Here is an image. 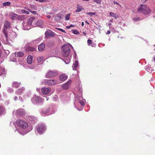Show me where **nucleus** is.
Segmentation results:
<instances>
[{"mask_svg":"<svg viewBox=\"0 0 155 155\" xmlns=\"http://www.w3.org/2000/svg\"><path fill=\"white\" fill-rule=\"evenodd\" d=\"M94 45H92L91 46H92V47H93L94 46Z\"/></svg>","mask_w":155,"mask_h":155,"instance_id":"obj_62","label":"nucleus"},{"mask_svg":"<svg viewBox=\"0 0 155 155\" xmlns=\"http://www.w3.org/2000/svg\"><path fill=\"white\" fill-rule=\"evenodd\" d=\"M87 14L91 16H92V15H94L95 14L93 12H88L87 13Z\"/></svg>","mask_w":155,"mask_h":155,"instance_id":"obj_48","label":"nucleus"},{"mask_svg":"<svg viewBox=\"0 0 155 155\" xmlns=\"http://www.w3.org/2000/svg\"><path fill=\"white\" fill-rule=\"evenodd\" d=\"M78 61H75L72 66L73 69L74 70H76L78 66Z\"/></svg>","mask_w":155,"mask_h":155,"instance_id":"obj_27","label":"nucleus"},{"mask_svg":"<svg viewBox=\"0 0 155 155\" xmlns=\"http://www.w3.org/2000/svg\"><path fill=\"white\" fill-rule=\"evenodd\" d=\"M78 93L79 95L77 96L75 98V101H78L82 105L84 104L85 102V100L83 99L81 96L82 89L81 88L79 87L78 89Z\"/></svg>","mask_w":155,"mask_h":155,"instance_id":"obj_5","label":"nucleus"},{"mask_svg":"<svg viewBox=\"0 0 155 155\" xmlns=\"http://www.w3.org/2000/svg\"><path fill=\"white\" fill-rule=\"evenodd\" d=\"M28 10L30 12H31L33 14H36V12L35 11H31L30 10V9H28Z\"/></svg>","mask_w":155,"mask_h":155,"instance_id":"obj_47","label":"nucleus"},{"mask_svg":"<svg viewBox=\"0 0 155 155\" xmlns=\"http://www.w3.org/2000/svg\"><path fill=\"white\" fill-rule=\"evenodd\" d=\"M46 1V0H39V1L40 2H45Z\"/></svg>","mask_w":155,"mask_h":155,"instance_id":"obj_51","label":"nucleus"},{"mask_svg":"<svg viewBox=\"0 0 155 155\" xmlns=\"http://www.w3.org/2000/svg\"><path fill=\"white\" fill-rule=\"evenodd\" d=\"M5 111V108L2 105H0V115L3 114Z\"/></svg>","mask_w":155,"mask_h":155,"instance_id":"obj_26","label":"nucleus"},{"mask_svg":"<svg viewBox=\"0 0 155 155\" xmlns=\"http://www.w3.org/2000/svg\"><path fill=\"white\" fill-rule=\"evenodd\" d=\"M14 100L15 101H16L18 100V97H17V96H15L14 98Z\"/></svg>","mask_w":155,"mask_h":155,"instance_id":"obj_52","label":"nucleus"},{"mask_svg":"<svg viewBox=\"0 0 155 155\" xmlns=\"http://www.w3.org/2000/svg\"><path fill=\"white\" fill-rule=\"evenodd\" d=\"M46 100L48 101V100L49 99V97H46Z\"/></svg>","mask_w":155,"mask_h":155,"instance_id":"obj_59","label":"nucleus"},{"mask_svg":"<svg viewBox=\"0 0 155 155\" xmlns=\"http://www.w3.org/2000/svg\"><path fill=\"white\" fill-rule=\"evenodd\" d=\"M87 44L88 45H91V44L92 43V41L91 40H87Z\"/></svg>","mask_w":155,"mask_h":155,"instance_id":"obj_45","label":"nucleus"},{"mask_svg":"<svg viewBox=\"0 0 155 155\" xmlns=\"http://www.w3.org/2000/svg\"><path fill=\"white\" fill-rule=\"evenodd\" d=\"M110 31H107V33H106V34H107V35L109 34H110Z\"/></svg>","mask_w":155,"mask_h":155,"instance_id":"obj_53","label":"nucleus"},{"mask_svg":"<svg viewBox=\"0 0 155 155\" xmlns=\"http://www.w3.org/2000/svg\"><path fill=\"white\" fill-rule=\"evenodd\" d=\"M70 28L73 27H74V25H70Z\"/></svg>","mask_w":155,"mask_h":155,"instance_id":"obj_55","label":"nucleus"},{"mask_svg":"<svg viewBox=\"0 0 155 155\" xmlns=\"http://www.w3.org/2000/svg\"><path fill=\"white\" fill-rule=\"evenodd\" d=\"M21 84L20 83H18L17 82H14L13 83L12 86L15 87H18Z\"/></svg>","mask_w":155,"mask_h":155,"instance_id":"obj_28","label":"nucleus"},{"mask_svg":"<svg viewBox=\"0 0 155 155\" xmlns=\"http://www.w3.org/2000/svg\"><path fill=\"white\" fill-rule=\"evenodd\" d=\"M46 130V127L43 124H38L36 126V130L39 134H42Z\"/></svg>","mask_w":155,"mask_h":155,"instance_id":"obj_7","label":"nucleus"},{"mask_svg":"<svg viewBox=\"0 0 155 155\" xmlns=\"http://www.w3.org/2000/svg\"><path fill=\"white\" fill-rule=\"evenodd\" d=\"M30 8L32 9L36 10L37 9V8L35 5H31L30 6Z\"/></svg>","mask_w":155,"mask_h":155,"instance_id":"obj_37","label":"nucleus"},{"mask_svg":"<svg viewBox=\"0 0 155 155\" xmlns=\"http://www.w3.org/2000/svg\"><path fill=\"white\" fill-rule=\"evenodd\" d=\"M72 31L74 34L75 35H78L79 34V32L77 30H72Z\"/></svg>","mask_w":155,"mask_h":155,"instance_id":"obj_40","label":"nucleus"},{"mask_svg":"<svg viewBox=\"0 0 155 155\" xmlns=\"http://www.w3.org/2000/svg\"><path fill=\"white\" fill-rule=\"evenodd\" d=\"M41 39H41V38H37L36 39L33 41V42L35 44H37L39 42H40V41H41Z\"/></svg>","mask_w":155,"mask_h":155,"instance_id":"obj_32","label":"nucleus"},{"mask_svg":"<svg viewBox=\"0 0 155 155\" xmlns=\"http://www.w3.org/2000/svg\"><path fill=\"white\" fill-rule=\"evenodd\" d=\"M71 83V80H69L68 82H67L65 84H64L62 86L63 88L64 89H68L70 87Z\"/></svg>","mask_w":155,"mask_h":155,"instance_id":"obj_16","label":"nucleus"},{"mask_svg":"<svg viewBox=\"0 0 155 155\" xmlns=\"http://www.w3.org/2000/svg\"><path fill=\"white\" fill-rule=\"evenodd\" d=\"M27 119L30 122L34 124L37 121V119L36 117L32 116H28L27 117Z\"/></svg>","mask_w":155,"mask_h":155,"instance_id":"obj_12","label":"nucleus"},{"mask_svg":"<svg viewBox=\"0 0 155 155\" xmlns=\"http://www.w3.org/2000/svg\"><path fill=\"white\" fill-rule=\"evenodd\" d=\"M138 11L139 12L143 13L144 15H147L151 12L150 8L145 4H141L137 9Z\"/></svg>","mask_w":155,"mask_h":155,"instance_id":"obj_3","label":"nucleus"},{"mask_svg":"<svg viewBox=\"0 0 155 155\" xmlns=\"http://www.w3.org/2000/svg\"><path fill=\"white\" fill-rule=\"evenodd\" d=\"M133 20L135 21H137L140 20V18L139 17H135L133 18Z\"/></svg>","mask_w":155,"mask_h":155,"instance_id":"obj_42","label":"nucleus"},{"mask_svg":"<svg viewBox=\"0 0 155 155\" xmlns=\"http://www.w3.org/2000/svg\"><path fill=\"white\" fill-rule=\"evenodd\" d=\"M45 47V45L44 43H41L38 46V49L40 51L43 50Z\"/></svg>","mask_w":155,"mask_h":155,"instance_id":"obj_22","label":"nucleus"},{"mask_svg":"<svg viewBox=\"0 0 155 155\" xmlns=\"http://www.w3.org/2000/svg\"><path fill=\"white\" fill-rule=\"evenodd\" d=\"M81 25H82L83 26H84V22H82V23H81Z\"/></svg>","mask_w":155,"mask_h":155,"instance_id":"obj_58","label":"nucleus"},{"mask_svg":"<svg viewBox=\"0 0 155 155\" xmlns=\"http://www.w3.org/2000/svg\"><path fill=\"white\" fill-rule=\"evenodd\" d=\"M31 101L33 104H35L42 102L43 101V100L41 97L36 95H34L31 99Z\"/></svg>","mask_w":155,"mask_h":155,"instance_id":"obj_8","label":"nucleus"},{"mask_svg":"<svg viewBox=\"0 0 155 155\" xmlns=\"http://www.w3.org/2000/svg\"><path fill=\"white\" fill-rule=\"evenodd\" d=\"M102 0H94V1L98 4H100Z\"/></svg>","mask_w":155,"mask_h":155,"instance_id":"obj_41","label":"nucleus"},{"mask_svg":"<svg viewBox=\"0 0 155 155\" xmlns=\"http://www.w3.org/2000/svg\"><path fill=\"white\" fill-rule=\"evenodd\" d=\"M36 90H37V91H39L40 90V89L37 88Z\"/></svg>","mask_w":155,"mask_h":155,"instance_id":"obj_60","label":"nucleus"},{"mask_svg":"<svg viewBox=\"0 0 155 155\" xmlns=\"http://www.w3.org/2000/svg\"><path fill=\"white\" fill-rule=\"evenodd\" d=\"M148 0H141V1L143 3H145L147 2Z\"/></svg>","mask_w":155,"mask_h":155,"instance_id":"obj_49","label":"nucleus"},{"mask_svg":"<svg viewBox=\"0 0 155 155\" xmlns=\"http://www.w3.org/2000/svg\"><path fill=\"white\" fill-rule=\"evenodd\" d=\"M57 73L56 72L49 71L46 74V78H51L54 77L57 75Z\"/></svg>","mask_w":155,"mask_h":155,"instance_id":"obj_11","label":"nucleus"},{"mask_svg":"<svg viewBox=\"0 0 155 155\" xmlns=\"http://www.w3.org/2000/svg\"><path fill=\"white\" fill-rule=\"evenodd\" d=\"M19 100H20V101H23V100L22 99V97H21L20 96L19 97Z\"/></svg>","mask_w":155,"mask_h":155,"instance_id":"obj_50","label":"nucleus"},{"mask_svg":"<svg viewBox=\"0 0 155 155\" xmlns=\"http://www.w3.org/2000/svg\"><path fill=\"white\" fill-rule=\"evenodd\" d=\"M10 25V22L8 21H6L4 25V28L5 29V30L7 31L6 30L9 28Z\"/></svg>","mask_w":155,"mask_h":155,"instance_id":"obj_18","label":"nucleus"},{"mask_svg":"<svg viewBox=\"0 0 155 155\" xmlns=\"http://www.w3.org/2000/svg\"><path fill=\"white\" fill-rule=\"evenodd\" d=\"M51 16L50 15H48L47 16V17L48 18H51Z\"/></svg>","mask_w":155,"mask_h":155,"instance_id":"obj_54","label":"nucleus"},{"mask_svg":"<svg viewBox=\"0 0 155 155\" xmlns=\"http://www.w3.org/2000/svg\"><path fill=\"white\" fill-rule=\"evenodd\" d=\"M35 18L33 17L30 18L27 22H23V29L24 30H28L31 28L32 23L34 22Z\"/></svg>","mask_w":155,"mask_h":155,"instance_id":"obj_4","label":"nucleus"},{"mask_svg":"<svg viewBox=\"0 0 155 155\" xmlns=\"http://www.w3.org/2000/svg\"><path fill=\"white\" fill-rule=\"evenodd\" d=\"M25 114V111L23 109L20 108L14 111L13 112V114H15L16 116H22L24 115Z\"/></svg>","mask_w":155,"mask_h":155,"instance_id":"obj_10","label":"nucleus"},{"mask_svg":"<svg viewBox=\"0 0 155 155\" xmlns=\"http://www.w3.org/2000/svg\"><path fill=\"white\" fill-rule=\"evenodd\" d=\"M37 59L38 62H40L44 60V58L43 56L39 57L37 58Z\"/></svg>","mask_w":155,"mask_h":155,"instance_id":"obj_33","label":"nucleus"},{"mask_svg":"<svg viewBox=\"0 0 155 155\" xmlns=\"http://www.w3.org/2000/svg\"><path fill=\"white\" fill-rule=\"evenodd\" d=\"M66 28L67 29L69 28H70V26L69 25V26H67Z\"/></svg>","mask_w":155,"mask_h":155,"instance_id":"obj_56","label":"nucleus"},{"mask_svg":"<svg viewBox=\"0 0 155 155\" xmlns=\"http://www.w3.org/2000/svg\"><path fill=\"white\" fill-rule=\"evenodd\" d=\"M42 83L45 85L52 86L55 84L57 83V81L53 79H45L43 81Z\"/></svg>","mask_w":155,"mask_h":155,"instance_id":"obj_9","label":"nucleus"},{"mask_svg":"<svg viewBox=\"0 0 155 155\" xmlns=\"http://www.w3.org/2000/svg\"><path fill=\"white\" fill-rule=\"evenodd\" d=\"M50 110L49 109H44L41 112V114L42 116H45L49 115Z\"/></svg>","mask_w":155,"mask_h":155,"instance_id":"obj_14","label":"nucleus"},{"mask_svg":"<svg viewBox=\"0 0 155 155\" xmlns=\"http://www.w3.org/2000/svg\"><path fill=\"white\" fill-rule=\"evenodd\" d=\"M16 123L17 125L20 128L25 129L28 127V123L24 120L19 119L16 120Z\"/></svg>","mask_w":155,"mask_h":155,"instance_id":"obj_6","label":"nucleus"},{"mask_svg":"<svg viewBox=\"0 0 155 155\" xmlns=\"http://www.w3.org/2000/svg\"><path fill=\"white\" fill-rule=\"evenodd\" d=\"M9 16L11 19L14 20L16 18L17 15L15 13L12 12L9 13Z\"/></svg>","mask_w":155,"mask_h":155,"instance_id":"obj_19","label":"nucleus"},{"mask_svg":"<svg viewBox=\"0 0 155 155\" xmlns=\"http://www.w3.org/2000/svg\"><path fill=\"white\" fill-rule=\"evenodd\" d=\"M83 33L84 34V35H85L86 34V33L85 32H84Z\"/></svg>","mask_w":155,"mask_h":155,"instance_id":"obj_63","label":"nucleus"},{"mask_svg":"<svg viewBox=\"0 0 155 155\" xmlns=\"http://www.w3.org/2000/svg\"><path fill=\"white\" fill-rule=\"evenodd\" d=\"M110 16H111L114 17L115 18H116L117 17L116 15V14H114V13L112 12H110Z\"/></svg>","mask_w":155,"mask_h":155,"instance_id":"obj_39","label":"nucleus"},{"mask_svg":"<svg viewBox=\"0 0 155 155\" xmlns=\"http://www.w3.org/2000/svg\"><path fill=\"white\" fill-rule=\"evenodd\" d=\"M35 25L40 27H42L43 26V22L42 20H40L36 23Z\"/></svg>","mask_w":155,"mask_h":155,"instance_id":"obj_21","label":"nucleus"},{"mask_svg":"<svg viewBox=\"0 0 155 155\" xmlns=\"http://www.w3.org/2000/svg\"><path fill=\"white\" fill-rule=\"evenodd\" d=\"M153 60H154V61H155V58H154Z\"/></svg>","mask_w":155,"mask_h":155,"instance_id":"obj_64","label":"nucleus"},{"mask_svg":"<svg viewBox=\"0 0 155 155\" xmlns=\"http://www.w3.org/2000/svg\"><path fill=\"white\" fill-rule=\"evenodd\" d=\"M61 18V15H58L57 16H56L55 18V20L57 21H60Z\"/></svg>","mask_w":155,"mask_h":155,"instance_id":"obj_31","label":"nucleus"},{"mask_svg":"<svg viewBox=\"0 0 155 155\" xmlns=\"http://www.w3.org/2000/svg\"><path fill=\"white\" fill-rule=\"evenodd\" d=\"M25 91V88L22 87L18 89V90L16 91L15 93L17 95H21L22 94L24 93Z\"/></svg>","mask_w":155,"mask_h":155,"instance_id":"obj_17","label":"nucleus"},{"mask_svg":"<svg viewBox=\"0 0 155 155\" xmlns=\"http://www.w3.org/2000/svg\"><path fill=\"white\" fill-rule=\"evenodd\" d=\"M82 7L81 6L77 5V9L75 10L76 12H80L82 10Z\"/></svg>","mask_w":155,"mask_h":155,"instance_id":"obj_30","label":"nucleus"},{"mask_svg":"<svg viewBox=\"0 0 155 155\" xmlns=\"http://www.w3.org/2000/svg\"><path fill=\"white\" fill-rule=\"evenodd\" d=\"M3 33L5 36L7 41H8L9 39L12 40L15 39L17 35L15 32L13 31H10L7 32L5 29L3 30Z\"/></svg>","mask_w":155,"mask_h":155,"instance_id":"obj_2","label":"nucleus"},{"mask_svg":"<svg viewBox=\"0 0 155 155\" xmlns=\"http://www.w3.org/2000/svg\"><path fill=\"white\" fill-rule=\"evenodd\" d=\"M35 48L31 47H28L27 48V50L29 51L33 52L35 51Z\"/></svg>","mask_w":155,"mask_h":155,"instance_id":"obj_29","label":"nucleus"},{"mask_svg":"<svg viewBox=\"0 0 155 155\" xmlns=\"http://www.w3.org/2000/svg\"><path fill=\"white\" fill-rule=\"evenodd\" d=\"M55 28L58 30L59 31H61L62 32L65 33V31L62 29H61L60 28Z\"/></svg>","mask_w":155,"mask_h":155,"instance_id":"obj_43","label":"nucleus"},{"mask_svg":"<svg viewBox=\"0 0 155 155\" xmlns=\"http://www.w3.org/2000/svg\"><path fill=\"white\" fill-rule=\"evenodd\" d=\"M45 35L46 36L54 37L55 36V33L50 30H48L47 31L45 32Z\"/></svg>","mask_w":155,"mask_h":155,"instance_id":"obj_15","label":"nucleus"},{"mask_svg":"<svg viewBox=\"0 0 155 155\" xmlns=\"http://www.w3.org/2000/svg\"><path fill=\"white\" fill-rule=\"evenodd\" d=\"M5 68L4 67L1 68L0 69V72L1 73V74L5 73Z\"/></svg>","mask_w":155,"mask_h":155,"instance_id":"obj_35","label":"nucleus"},{"mask_svg":"<svg viewBox=\"0 0 155 155\" xmlns=\"http://www.w3.org/2000/svg\"><path fill=\"white\" fill-rule=\"evenodd\" d=\"M11 4V3L10 2H8L4 3L3 5L4 6H9Z\"/></svg>","mask_w":155,"mask_h":155,"instance_id":"obj_34","label":"nucleus"},{"mask_svg":"<svg viewBox=\"0 0 155 155\" xmlns=\"http://www.w3.org/2000/svg\"><path fill=\"white\" fill-rule=\"evenodd\" d=\"M32 129V126H29L28 128V129L27 130H26L25 132H24V133H21V132H19V131H18V133L20 134H21V135H24V134H26L27 133H28L29 132V131H30Z\"/></svg>","mask_w":155,"mask_h":155,"instance_id":"obj_23","label":"nucleus"},{"mask_svg":"<svg viewBox=\"0 0 155 155\" xmlns=\"http://www.w3.org/2000/svg\"><path fill=\"white\" fill-rule=\"evenodd\" d=\"M15 55L16 57H21L24 55V53L22 52H18L15 53Z\"/></svg>","mask_w":155,"mask_h":155,"instance_id":"obj_24","label":"nucleus"},{"mask_svg":"<svg viewBox=\"0 0 155 155\" xmlns=\"http://www.w3.org/2000/svg\"><path fill=\"white\" fill-rule=\"evenodd\" d=\"M13 124L14 125H15V122H13Z\"/></svg>","mask_w":155,"mask_h":155,"instance_id":"obj_61","label":"nucleus"},{"mask_svg":"<svg viewBox=\"0 0 155 155\" xmlns=\"http://www.w3.org/2000/svg\"><path fill=\"white\" fill-rule=\"evenodd\" d=\"M68 77L65 74H61L59 77V78L61 81H64L67 79Z\"/></svg>","mask_w":155,"mask_h":155,"instance_id":"obj_20","label":"nucleus"},{"mask_svg":"<svg viewBox=\"0 0 155 155\" xmlns=\"http://www.w3.org/2000/svg\"><path fill=\"white\" fill-rule=\"evenodd\" d=\"M41 92L44 94H48L50 93L51 89L50 87H43L41 89Z\"/></svg>","mask_w":155,"mask_h":155,"instance_id":"obj_13","label":"nucleus"},{"mask_svg":"<svg viewBox=\"0 0 155 155\" xmlns=\"http://www.w3.org/2000/svg\"><path fill=\"white\" fill-rule=\"evenodd\" d=\"M7 91L8 92H10V93H11V92H13V90L11 88H10L9 87H8L7 89Z\"/></svg>","mask_w":155,"mask_h":155,"instance_id":"obj_44","label":"nucleus"},{"mask_svg":"<svg viewBox=\"0 0 155 155\" xmlns=\"http://www.w3.org/2000/svg\"><path fill=\"white\" fill-rule=\"evenodd\" d=\"M71 14H68L65 17V20H68L70 18V16Z\"/></svg>","mask_w":155,"mask_h":155,"instance_id":"obj_38","label":"nucleus"},{"mask_svg":"<svg viewBox=\"0 0 155 155\" xmlns=\"http://www.w3.org/2000/svg\"><path fill=\"white\" fill-rule=\"evenodd\" d=\"M113 3L114 4V5L117 4V5H119L120 6H121L116 1H114Z\"/></svg>","mask_w":155,"mask_h":155,"instance_id":"obj_46","label":"nucleus"},{"mask_svg":"<svg viewBox=\"0 0 155 155\" xmlns=\"http://www.w3.org/2000/svg\"><path fill=\"white\" fill-rule=\"evenodd\" d=\"M33 58L30 55H29L27 58V61L28 64H31L32 62Z\"/></svg>","mask_w":155,"mask_h":155,"instance_id":"obj_25","label":"nucleus"},{"mask_svg":"<svg viewBox=\"0 0 155 155\" xmlns=\"http://www.w3.org/2000/svg\"><path fill=\"white\" fill-rule=\"evenodd\" d=\"M7 54H9V51L8 50H7V52H6Z\"/></svg>","mask_w":155,"mask_h":155,"instance_id":"obj_57","label":"nucleus"},{"mask_svg":"<svg viewBox=\"0 0 155 155\" xmlns=\"http://www.w3.org/2000/svg\"><path fill=\"white\" fill-rule=\"evenodd\" d=\"M70 47L73 48L72 45L69 43L64 45L62 47V51L61 54L64 57L63 60L67 64H68L71 61V56H69Z\"/></svg>","mask_w":155,"mask_h":155,"instance_id":"obj_1","label":"nucleus"},{"mask_svg":"<svg viewBox=\"0 0 155 155\" xmlns=\"http://www.w3.org/2000/svg\"><path fill=\"white\" fill-rule=\"evenodd\" d=\"M21 13L23 14H25L27 15L29 14V12L25 11V10L22 9L21 11Z\"/></svg>","mask_w":155,"mask_h":155,"instance_id":"obj_36","label":"nucleus"}]
</instances>
